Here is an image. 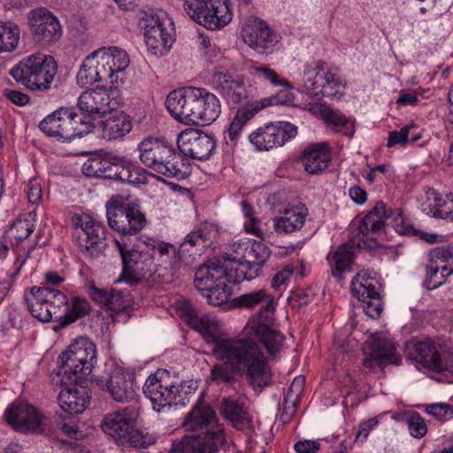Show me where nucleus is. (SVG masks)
<instances>
[{"instance_id":"6e6d98bb","label":"nucleus","mask_w":453,"mask_h":453,"mask_svg":"<svg viewBox=\"0 0 453 453\" xmlns=\"http://www.w3.org/2000/svg\"><path fill=\"white\" fill-rule=\"evenodd\" d=\"M155 438L148 433H143L134 427L127 434L126 438L121 441V444H129L134 448L147 449L154 444Z\"/></svg>"},{"instance_id":"58836bf2","label":"nucleus","mask_w":453,"mask_h":453,"mask_svg":"<svg viewBox=\"0 0 453 453\" xmlns=\"http://www.w3.org/2000/svg\"><path fill=\"white\" fill-rule=\"evenodd\" d=\"M72 355L77 356L78 359L83 362L81 365L88 375L96 363V349L95 344L88 338L81 337L69 345L67 349Z\"/></svg>"},{"instance_id":"4be33fe9","label":"nucleus","mask_w":453,"mask_h":453,"mask_svg":"<svg viewBox=\"0 0 453 453\" xmlns=\"http://www.w3.org/2000/svg\"><path fill=\"white\" fill-rule=\"evenodd\" d=\"M197 88L187 87L169 93L165 106L172 116L186 125H193Z\"/></svg>"},{"instance_id":"f704fd0d","label":"nucleus","mask_w":453,"mask_h":453,"mask_svg":"<svg viewBox=\"0 0 453 453\" xmlns=\"http://www.w3.org/2000/svg\"><path fill=\"white\" fill-rule=\"evenodd\" d=\"M132 121L123 111H112L102 121L103 138L111 141L124 137L132 130Z\"/></svg>"},{"instance_id":"f8f14e48","label":"nucleus","mask_w":453,"mask_h":453,"mask_svg":"<svg viewBox=\"0 0 453 453\" xmlns=\"http://www.w3.org/2000/svg\"><path fill=\"white\" fill-rule=\"evenodd\" d=\"M148 50L155 56H164L172 46L173 21L165 13H144L140 21Z\"/></svg>"},{"instance_id":"f3484780","label":"nucleus","mask_w":453,"mask_h":453,"mask_svg":"<svg viewBox=\"0 0 453 453\" xmlns=\"http://www.w3.org/2000/svg\"><path fill=\"white\" fill-rule=\"evenodd\" d=\"M291 101V95L288 91H281L272 96L245 103L242 106L237 109L228 126V139L231 142L238 141L247 123L262 110L273 105L288 104Z\"/></svg>"},{"instance_id":"f03ea898","label":"nucleus","mask_w":453,"mask_h":453,"mask_svg":"<svg viewBox=\"0 0 453 453\" xmlns=\"http://www.w3.org/2000/svg\"><path fill=\"white\" fill-rule=\"evenodd\" d=\"M24 300L35 319L41 322L55 320L61 327L83 318L90 311L87 299L75 296L70 303L65 293L49 286L30 288L29 294L25 292Z\"/></svg>"},{"instance_id":"8fccbe9b","label":"nucleus","mask_w":453,"mask_h":453,"mask_svg":"<svg viewBox=\"0 0 453 453\" xmlns=\"http://www.w3.org/2000/svg\"><path fill=\"white\" fill-rule=\"evenodd\" d=\"M417 128L414 124H409L403 127L400 131H391L388 134V147H394L396 144L405 146L408 142H415L420 139L419 134H413L410 137V132Z\"/></svg>"},{"instance_id":"4d7b16f0","label":"nucleus","mask_w":453,"mask_h":453,"mask_svg":"<svg viewBox=\"0 0 453 453\" xmlns=\"http://www.w3.org/2000/svg\"><path fill=\"white\" fill-rule=\"evenodd\" d=\"M106 162L107 157L88 158L82 165V173L88 177L104 179Z\"/></svg>"},{"instance_id":"dca6fc26","label":"nucleus","mask_w":453,"mask_h":453,"mask_svg":"<svg viewBox=\"0 0 453 453\" xmlns=\"http://www.w3.org/2000/svg\"><path fill=\"white\" fill-rule=\"evenodd\" d=\"M142 389L144 395L150 400L153 409L157 411L165 406L176 404L180 395V386L173 380L171 373L164 369H158L150 374Z\"/></svg>"},{"instance_id":"473e14b6","label":"nucleus","mask_w":453,"mask_h":453,"mask_svg":"<svg viewBox=\"0 0 453 453\" xmlns=\"http://www.w3.org/2000/svg\"><path fill=\"white\" fill-rule=\"evenodd\" d=\"M66 388L58 395L60 408L69 414H80L83 412L89 403L88 391L86 388Z\"/></svg>"},{"instance_id":"393cba45","label":"nucleus","mask_w":453,"mask_h":453,"mask_svg":"<svg viewBox=\"0 0 453 453\" xmlns=\"http://www.w3.org/2000/svg\"><path fill=\"white\" fill-rule=\"evenodd\" d=\"M78 246L83 256L96 258L103 255L106 247V227L94 219H88L83 234L78 235Z\"/></svg>"},{"instance_id":"e433bc0d","label":"nucleus","mask_w":453,"mask_h":453,"mask_svg":"<svg viewBox=\"0 0 453 453\" xmlns=\"http://www.w3.org/2000/svg\"><path fill=\"white\" fill-rule=\"evenodd\" d=\"M248 72L250 76L260 82H268L272 86H280L284 88L285 89L280 90V92L288 91L293 97V95L289 91V89L292 88L290 83L286 79L280 77L276 71L271 68L268 65L258 62H251V64L248 66ZM279 93L280 91L277 94Z\"/></svg>"},{"instance_id":"774afa93","label":"nucleus","mask_w":453,"mask_h":453,"mask_svg":"<svg viewBox=\"0 0 453 453\" xmlns=\"http://www.w3.org/2000/svg\"><path fill=\"white\" fill-rule=\"evenodd\" d=\"M34 226V223L30 219H18L13 222L12 230H14L16 233L15 239L18 242H22L33 233Z\"/></svg>"},{"instance_id":"a878e982","label":"nucleus","mask_w":453,"mask_h":453,"mask_svg":"<svg viewBox=\"0 0 453 453\" xmlns=\"http://www.w3.org/2000/svg\"><path fill=\"white\" fill-rule=\"evenodd\" d=\"M395 349V345L391 340L376 334L372 337L370 352L364 359L363 365L369 370L375 365H398L401 362V357Z\"/></svg>"},{"instance_id":"9b49d317","label":"nucleus","mask_w":453,"mask_h":453,"mask_svg":"<svg viewBox=\"0 0 453 453\" xmlns=\"http://www.w3.org/2000/svg\"><path fill=\"white\" fill-rule=\"evenodd\" d=\"M184 12L197 24L211 30L226 26L233 18L226 0H203L201 3H182Z\"/></svg>"},{"instance_id":"2f4dec72","label":"nucleus","mask_w":453,"mask_h":453,"mask_svg":"<svg viewBox=\"0 0 453 453\" xmlns=\"http://www.w3.org/2000/svg\"><path fill=\"white\" fill-rule=\"evenodd\" d=\"M58 362L59 363L58 376L60 378V383L63 386L76 385L87 375L85 370L81 367V365H83V362L68 350L58 357Z\"/></svg>"},{"instance_id":"aec40b11","label":"nucleus","mask_w":453,"mask_h":453,"mask_svg":"<svg viewBox=\"0 0 453 453\" xmlns=\"http://www.w3.org/2000/svg\"><path fill=\"white\" fill-rule=\"evenodd\" d=\"M180 151L193 159L206 160L216 149V139L213 135L199 129H186L177 139Z\"/></svg>"},{"instance_id":"5701e85b","label":"nucleus","mask_w":453,"mask_h":453,"mask_svg":"<svg viewBox=\"0 0 453 453\" xmlns=\"http://www.w3.org/2000/svg\"><path fill=\"white\" fill-rule=\"evenodd\" d=\"M104 179L127 181L130 184L148 182L147 172L123 156L108 155Z\"/></svg>"},{"instance_id":"338daca9","label":"nucleus","mask_w":453,"mask_h":453,"mask_svg":"<svg viewBox=\"0 0 453 453\" xmlns=\"http://www.w3.org/2000/svg\"><path fill=\"white\" fill-rule=\"evenodd\" d=\"M176 310L180 317H181L190 326H193L198 316L197 311L188 300L183 299L176 303Z\"/></svg>"},{"instance_id":"7c9ffc66","label":"nucleus","mask_w":453,"mask_h":453,"mask_svg":"<svg viewBox=\"0 0 453 453\" xmlns=\"http://www.w3.org/2000/svg\"><path fill=\"white\" fill-rule=\"evenodd\" d=\"M331 160V152L327 142H318L308 146L303 151V164L307 173H322Z\"/></svg>"},{"instance_id":"c756f323","label":"nucleus","mask_w":453,"mask_h":453,"mask_svg":"<svg viewBox=\"0 0 453 453\" xmlns=\"http://www.w3.org/2000/svg\"><path fill=\"white\" fill-rule=\"evenodd\" d=\"M308 209L303 203L287 208L273 219V227L278 234H291L301 229L306 220Z\"/></svg>"},{"instance_id":"0eeeda50","label":"nucleus","mask_w":453,"mask_h":453,"mask_svg":"<svg viewBox=\"0 0 453 453\" xmlns=\"http://www.w3.org/2000/svg\"><path fill=\"white\" fill-rule=\"evenodd\" d=\"M58 72L53 57L42 53L29 55L12 67L9 74L31 91H48Z\"/></svg>"},{"instance_id":"680f3d73","label":"nucleus","mask_w":453,"mask_h":453,"mask_svg":"<svg viewBox=\"0 0 453 453\" xmlns=\"http://www.w3.org/2000/svg\"><path fill=\"white\" fill-rule=\"evenodd\" d=\"M242 211L244 214L246 220L244 222V228L248 233H251L256 236L261 237L263 231L259 228V221L254 217V210L248 200H243L241 203Z\"/></svg>"},{"instance_id":"423d86ee","label":"nucleus","mask_w":453,"mask_h":453,"mask_svg":"<svg viewBox=\"0 0 453 453\" xmlns=\"http://www.w3.org/2000/svg\"><path fill=\"white\" fill-rule=\"evenodd\" d=\"M136 150L141 163L157 174L180 180L190 173L189 165L165 139L149 135L138 143Z\"/></svg>"},{"instance_id":"1a4fd4ad","label":"nucleus","mask_w":453,"mask_h":453,"mask_svg":"<svg viewBox=\"0 0 453 453\" xmlns=\"http://www.w3.org/2000/svg\"><path fill=\"white\" fill-rule=\"evenodd\" d=\"M106 216L109 226L120 234L119 240L136 235L147 223L145 214L138 204L119 198H112L106 203Z\"/></svg>"},{"instance_id":"412c9836","label":"nucleus","mask_w":453,"mask_h":453,"mask_svg":"<svg viewBox=\"0 0 453 453\" xmlns=\"http://www.w3.org/2000/svg\"><path fill=\"white\" fill-rule=\"evenodd\" d=\"M28 23L34 40L42 43H51L62 36L58 19L46 8L32 10L28 13Z\"/></svg>"},{"instance_id":"de8ad7c7","label":"nucleus","mask_w":453,"mask_h":453,"mask_svg":"<svg viewBox=\"0 0 453 453\" xmlns=\"http://www.w3.org/2000/svg\"><path fill=\"white\" fill-rule=\"evenodd\" d=\"M305 378L297 376L292 381L285 397H284V413L293 415L299 403L300 395L304 388Z\"/></svg>"},{"instance_id":"49530a36","label":"nucleus","mask_w":453,"mask_h":453,"mask_svg":"<svg viewBox=\"0 0 453 453\" xmlns=\"http://www.w3.org/2000/svg\"><path fill=\"white\" fill-rule=\"evenodd\" d=\"M94 56L89 54L82 62L79 72L77 73V84L81 87H88L96 82H100L101 79L96 69Z\"/></svg>"},{"instance_id":"a19ab883","label":"nucleus","mask_w":453,"mask_h":453,"mask_svg":"<svg viewBox=\"0 0 453 453\" xmlns=\"http://www.w3.org/2000/svg\"><path fill=\"white\" fill-rule=\"evenodd\" d=\"M428 262L437 265L444 275L453 273V245L439 246L428 253Z\"/></svg>"},{"instance_id":"6ab92c4d","label":"nucleus","mask_w":453,"mask_h":453,"mask_svg":"<svg viewBox=\"0 0 453 453\" xmlns=\"http://www.w3.org/2000/svg\"><path fill=\"white\" fill-rule=\"evenodd\" d=\"M4 416L7 423L20 433H42L45 429V417L35 406L25 402H13Z\"/></svg>"},{"instance_id":"69168bd1","label":"nucleus","mask_w":453,"mask_h":453,"mask_svg":"<svg viewBox=\"0 0 453 453\" xmlns=\"http://www.w3.org/2000/svg\"><path fill=\"white\" fill-rule=\"evenodd\" d=\"M57 110L47 115L39 124V128L44 134L50 137L60 139V127Z\"/></svg>"},{"instance_id":"13d9d810","label":"nucleus","mask_w":453,"mask_h":453,"mask_svg":"<svg viewBox=\"0 0 453 453\" xmlns=\"http://www.w3.org/2000/svg\"><path fill=\"white\" fill-rule=\"evenodd\" d=\"M132 306L131 296L127 292L112 289L107 309L116 314L128 310Z\"/></svg>"},{"instance_id":"a211bd4d","label":"nucleus","mask_w":453,"mask_h":453,"mask_svg":"<svg viewBox=\"0 0 453 453\" xmlns=\"http://www.w3.org/2000/svg\"><path fill=\"white\" fill-rule=\"evenodd\" d=\"M210 84L230 105L239 104L250 97L244 76L234 74L223 66L212 70Z\"/></svg>"},{"instance_id":"72a5a7b5","label":"nucleus","mask_w":453,"mask_h":453,"mask_svg":"<svg viewBox=\"0 0 453 453\" xmlns=\"http://www.w3.org/2000/svg\"><path fill=\"white\" fill-rule=\"evenodd\" d=\"M110 96L104 89L87 90L78 99L80 110L86 115L97 114L103 116L108 111Z\"/></svg>"},{"instance_id":"ea45409f","label":"nucleus","mask_w":453,"mask_h":453,"mask_svg":"<svg viewBox=\"0 0 453 453\" xmlns=\"http://www.w3.org/2000/svg\"><path fill=\"white\" fill-rule=\"evenodd\" d=\"M220 413L237 428L248 421L244 402L240 398L233 396L223 398L220 404Z\"/></svg>"},{"instance_id":"9d476101","label":"nucleus","mask_w":453,"mask_h":453,"mask_svg":"<svg viewBox=\"0 0 453 453\" xmlns=\"http://www.w3.org/2000/svg\"><path fill=\"white\" fill-rule=\"evenodd\" d=\"M407 355L424 367L434 372L453 375V356L442 350L441 344L426 338L406 344Z\"/></svg>"},{"instance_id":"a18cd8bd","label":"nucleus","mask_w":453,"mask_h":453,"mask_svg":"<svg viewBox=\"0 0 453 453\" xmlns=\"http://www.w3.org/2000/svg\"><path fill=\"white\" fill-rule=\"evenodd\" d=\"M104 52V58L108 65L111 67L116 76L118 73L124 72L130 64L129 56L126 50L116 46L108 48L103 47L99 49Z\"/></svg>"},{"instance_id":"79ce46f5","label":"nucleus","mask_w":453,"mask_h":453,"mask_svg":"<svg viewBox=\"0 0 453 453\" xmlns=\"http://www.w3.org/2000/svg\"><path fill=\"white\" fill-rule=\"evenodd\" d=\"M305 109L312 115L320 117L326 123L335 127H344L349 122L347 118L340 111H334L322 104L310 103L306 104Z\"/></svg>"},{"instance_id":"6e6552de","label":"nucleus","mask_w":453,"mask_h":453,"mask_svg":"<svg viewBox=\"0 0 453 453\" xmlns=\"http://www.w3.org/2000/svg\"><path fill=\"white\" fill-rule=\"evenodd\" d=\"M114 242L119 251L123 266L119 280L134 285L156 273L157 265L150 250H141L138 245L132 247L126 240L117 238Z\"/></svg>"},{"instance_id":"c85d7f7f","label":"nucleus","mask_w":453,"mask_h":453,"mask_svg":"<svg viewBox=\"0 0 453 453\" xmlns=\"http://www.w3.org/2000/svg\"><path fill=\"white\" fill-rule=\"evenodd\" d=\"M97 385L103 390L107 391L116 402L125 403L134 399L135 390L133 379L124 372H114L106 380H99Z\"/></svg>"},{"instance_id":"5fc2aeb1","label":"nucleus","mask_w":453,"mask_h":453,"mask_svg":"<svg viewBox=\"0 0 453 453\" xmlns=\"http://www.w3.org/2000/svg\"><path fill=\"white\" fill-rule=\"evenodd\" d=\"M94 56V60L96 65L101 81L109 82L113 84L117 82L118 76L114 73L111 67L108 65V62L104 58V52L96 50L91 53Z\"/></svg>"},{"instance_id":"09e8293b","label":"nucleus","mask_w":453,"mask_h":453,"mask_svg":"<svg viewBox=\"0 0 453 453\" xmlns=\"http://www.w3.org/2000/svg\"><path fill=\"white\" fill-rule=\"evenodd\" d=\"M71 134L72 139L81 137L93 131L95 128L94 117L86 115L85 113L78 114L74 111V115L71 120Z\"/></svg>"},{"instance_id":"bb28decb","label":"nucleus","mask_w":453,"mask_h":453,"mask_svg":"<svg viewBox=\"0 0 453 453\" xmlns=\"http://www.w3.org/2000/svg\"><path fill=\"white\" fill-rule=\"evenodd\" d=\"M241 33L244 42L259 53H264L277 42V36L261 19L246 24Z\"/></svg>"},{"instance_id":"b1692460","label":"nucleus","mask_w":453,"mask_h":453,"mask_svg":"<svg viewBox=\"0 0 453 453\" xmlns=\"http://www.w3.org/2000/svg\"><path fill=\"white\" fill-rule=\"evenodd\" d=\"M137 416V411L132 405L108 413L102 420V430L120 443L131 429L135 427Z\"/></svg>"},{"instance_id":"0e129e2a","label":"nucleus","mask_w":453,"mask_h":453,"mask_svg":"<svg viewBox=\"0 0 453 453\" xmlns=\"http://www.w3.org/2000/svg\"><path fill=\"white\" fill-rule=\"evenodd\" d=\"M218 278L210 274L207 269H197L196 272L195 287L203 296L218 282Z\"/></svg>"},{"instance_id":"20e7f679","label":"nucleus","mask_w":453,"mask_h":453,"mask_svg":"<svg viewBox=\"0 0 453 453\" xmlns=\"http://www.w3.org/2000/svg\"><path fill=\"white\" fill-rule=\"evenodd\" d=\"M216 422V413L208 405H197L187 415L183 426L187 430H202L197 434H186L173 442L171 453H216L224 440L219 426H210Z\"/></svg>"},{"instance_id":"c9c22d12","label":"nucleus","mask_w":453,"mask_h":453,"mask_svg":"<svg viewBox=\"0 0 453 453\" xmlns=\"http://www.w3.org/2000/svg\"><path fill=\"white\" fill-rule=\"evenodd\" d=\"M235 250H238L242 258L255 268L258 274L270 256L269 248L261 242L246 241L239 243Z\"/></svg>"},{"instance_id":"39448f33","label":"nucleus","mask_w":453,"mask_h":453,"mask_svg":"<svg viewBox=\"0 0 453 453\" xmlns=\"http://www.w3.org/2000/svg\"><path fill=\"white\" fill-rule=\"evenodd\" d=\"M235 303L241 308L254 309L259 306V311L254 314L248 326L265 345L267 352L274 357L282 348L284 336L271 327L275 310L274 297L265 289H258L241 295L235 298Z\"/></svg>"},{"instance_id":"f257e3e1","label":"nucleus","mask_w":453,"mask_h":453,"mask_svg":"<svg viewBox=\"0 0 453 453\" xmlns=\"http://www.w3.org/2000/svg\"><path fill=\"white\" fill-rule=\"evenodd\" d=\"M191 327L203 335L216 359L222 362L212 367V381L228 384L234 382L239 375L254 388H261L270 384L271 369L256 341L223 337L219 322L208 316L199 317Z\"/></svg>"},{"instance_id":"2eb2a0df","label":"nucleus","mask_w":453,"mask_h":453,"mask_svg":"<svg viewBox=\"0 0 453 453\" xmlns=\"http://www.w3.org/2000/svg\"><path fill=\"white\" fill-rule=\"evenodd\" d=\"M351 294L361 303L365 314L377 318L382 311L381 284L368 271L359 272L351 280Z\"/></svg>"},{"instance_id":"603ef678","label":"nucleus","mask_w":453,"mask_h":453,"mask_svg":"<svg viewBox=\"0 0 453 453\" xmlns=\"http://www.w3.org/2000/svg\"><path fill=\"white\" fill-rule=\"evenodd\" d=\"M428 195L434 197V215L437 218L444 219H453V196H449L446 201L441 203V197L439 194L431 188L428 191Z\"/></svg>"},{"instance_id":"e2e57ef3","label":"nucleus","mask_w":453,"mask_h":453,"mask_svg":"<svg viewBox=\"0 0 453 453\" xmlns=\"http://www.w3.org/2000/svg\"><path fill=\"white\" fill-rule=\"evenodd\" d=\"M410 434L418 439L423 438L427 433L426 420L418 412H413L406 418Z\"/></svg>"},{"instance_id":"864d4df0","label":"nucleus","mask_w":453,"mask_h":453,"mask_svg":"<svg viewBox=\"0 0 453 453\" xmlns=\"http://www.w3.org/2000/svg\"><path fill=\"white\" fill-rule=\"evenodd\" d=\"M94 56V60L96 65L101 81L109 82L113 84L117 82L118 76L114 73L111 67L108 65V62L104 58V52L96 50L91 53Z\"/></svg>"},{"instance_id":"bf43d9fd","label":"nucleus","mask_w":453,"mask_h":453,"mask_svg":"<svg viewBox=\"0 0 453 453\" xmlns=\"http://www.w3.org/2000/svg\"><path fill=\"white\" fill-rule=\"evenodd\" d=\"M449 276L441 273V268L437 265L428 262L426 265V277L423 286L428 290L435 289L442 285Z\"/></svg>"},{"instance_id":"cd10ccee","label":"nucleus","mask_w":453,"mask_h":453,"mask_svg":"<svg viewBox=\"0 0 453 453\" xmlns=\"http://www.w3.org/2000/svg\"><path fill=\"white\" fill-rule=\"evenodd\" d=\"M193 125L205 126L215 121L221 113L219 99L203 88H197Z\"/></svg>"},{"instance_id":"7ed1b4c3","label":"nucleus","mask_w":453,"mask_h":453,"mask_svg":"<svg viewBox=\"0 0 453 453\" xmlns=\"http://www.w3.org/2000/svg\"><path fill=\"white\" fill-rule=\"evenodd\" d=\"M393 211L387 208L383 202L376 203L375 206L362 219L358 224V234L350 239V244L343 243L335 251H331L327 260L331 265L332 275L338 280L343 279V273L352 271L354 253L351 246L374 250L380 242L373 234H380L392 217Z\"/></svg>"},{"instance_id":"3c124183","label":"nucleus","mask_w":453,"mask_h":453,"mask_svg":"<svg viewBox=\"0 0 453 453\" xmlns=\"http://www.w3.org/2000/svg\"><path fill=\"white\" fill-rule=\"evenodd\" d=\"M231 294V288L226 283L224 279H220L207 293L204 294V296L207 298L210 304L219 306L227 302Z\"/></svg>"},{"instance_id":"4c0bfd02","label":"nucleus","mask_w":453,"mask_h":453,"mask_svg":"<svg viewBox=\"0 0 453 453\" xmlns=\"http://www.w3.org/2000/svg\"><path fill=\"white\" fill-rule=\"evenodd\" d=\"M236 256L234 262L226 266L224 279L230 283L238 284L243 280H251L259 274L249 263L242 258L238 250H234Z\"/></svg>"},{"instance_id":"37998d69","label":"nucleus","mask_w":453,"mask_h":453,"mask_svg":"<svg viewBox=\"0 0 453 453\" xmlns=\"http://www.w3.org/2000/svg\"><path fill=\"white\" fill-rule=\"evenodd\" d=\"M198 250L192 249L188 244L181 242L179 249L174 251L170 260V272L172 276L176 274L182 268L192 265L195 262V256Z\"/></svg>"},{"instance_id":"c03bdc74","label":"nucleus","mask_w":453,"mask_h":453,"mask_svg":"<svg viewBox=\"0 0 453 453\" xmlns=\"http://www.w3.org/2000/svg\"><path fill=\"white\" fill-rule=\"evenodd\" d=\"M19 27L17 24L0 21V53L14 50L19 42Z\"/></svg>"},{"instance_id":"ddd939ff","label":"nucleus","mask_w":453,"mask_h":453,"mask_svg":"<svg viewBox=\"0 0 453 453\" xmlns=\"http://www.w3.org/2000/svg\"><path fill=\"white\" fill-rule=\"evenodd\" d=\"M303 82L306 92L318 98L342 96L344 90L340 76L319 63L306 66Z\"/></svg>"},{"instance_id":"052dcab7","label":"nucleus","mask_w":453,"mask_h":453,"mask_svg":"<svg viewBox=\"0 0 453 453\" xmlns=\"http://www.w3.org/2000/svg\"><path fill=\"white\" fill-rule=\"evenodd\" d=\"M57 115H58L60 139L64 141H71V120L72 116L74 115V109L70 107H60L57 109Z\"/></svg>"},{"instance_id":"4468645a","label":"nucleus","mask_w":453,"mask_h":453,"mask_svg":"<svg viewBox=\"0 0 453 453\" xmlns=\"http://www.w3.org/2000/svg\"><path fill=\"white\" fill-rule=\"evenodd\" d=\"M297 134V127L286 121L267 122L248 135L250 144L258 151H268L283 146Z\"/></svg>"}]
</instances>
